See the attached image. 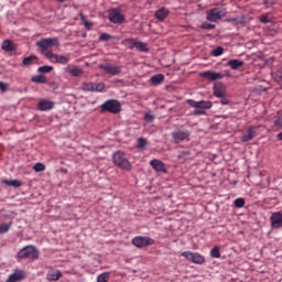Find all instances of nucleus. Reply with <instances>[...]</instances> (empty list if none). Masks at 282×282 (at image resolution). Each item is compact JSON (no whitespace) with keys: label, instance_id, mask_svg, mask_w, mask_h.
<instances>
[{"label":"nucleus","instance_id":"obj_1","mask_svg":"<svg viewBox=\"0 0 282 282\" xmlns=\"http://www.w3.org/2000/svg\"><path fill=\"white\" fill-rule=\"evenodd\" d=\"M37 47L41 50V54L45 56L47 53H52V47L58 48L61 46V41L58 37H48L42 39L41 41L36 42Z\"/></svg>","mask_w":282,"mask_h":282},{"label":"nucleus","instance_id":"obj_2","mask_svg":"<svg viewBox=\"0 0 282 282\" xmlns=\"http://www.w3.org/2000/svg\"><path fill=\"white\" fill-rule=\"evenodd\" d=\"M39 249L32 245H29L19 250L17 259H30L31 261H34L39 259Z\"/></svg>","mask_w":282,"mask_h":282},{"label":"nucleus","instance_id":"obj_3","mask_svg":"<svg viewBox=\"0 0 282 282\" xmlns=\"http://www.w3.org/2000/svg\"><path fill=\"white\" fill-rule=\"evenodd\" d=\"M122 106L120 101L116 99L107 100L105 104L101 105V112L102 113H120Z\"/></svg>","mask_w":282,"mask_h":282},{"label":"nucleus","instance_id":"obj_4","mask_svg":"<svg viewBox=\"0 0 282 282\" xmlns=\"http://www.w3.org/2000/svg\"><path fill=\"white\" fill-rule=\"evenodd\" d=\"M112 160L113 164H116V166H119V169H122V171H131V162L127 160L124 153H122L121 151L116 152Z\"/></svg>","mask_w":282,"mask_h":282},{"label":"nucleus","instance_id":"obj_5","mask_svg":"<svg viewBox=\"0 0 282 282\" xmlns=\"http://www.w3.org/2000/svg\"><path fill=\"white\" fill-rule=\"evenodd\" d=\"M226 17V10L221 8H214L206 11V19L210 23H217L218 21H221Z\"/></svg>","mask_w":282,"mask_h":282},{"label":"nucleus","instance_id":"obj_6","mask_svg":"<svg viewBox=\"0 0 282 282\" xmlns=\"http://www.w3.org/2000/svg\"><path fill=\"white\" fill-rule=\"evenodd\" d=\"M181 256L196 265H204L206 263V258L198 252L184 251Z\"/></svg>","mask_w":282,"mask_h":282},{"label":"nucleus","instance_id":"obj_7","mask_svg":"<svg viewBox=\"0 0 282 282\" xmlns=\"http://www.w3.org/2000/svg\"><path fill=\"white\" fill-rule=\"evenodd\" d=\"M153 243H155L153 238L144 236H137L132 239V246H135V248H147L148 246H153Z\"/></svg>","mask_w":282,"mask_h":282},{"label":"nucleus","instance_id":"obj_8","mask_svg":"<svg viewBox=\"0 0 282 282\" xmlns=\"http://www.w3.org/2000/svg\"><path fill=\"white\" fill-rule=\"evenodd\" d=\"M108 19L110 23L118 25H122V23H124V15L120 13V10L118 9H111L108 13Z\"/></svg>","mask_w":282,"mask_h":282},{"label":"nucleus","instance_id":"obj_9","mask_svg":"<svg viewBox=\"0 0 282 282\" xmlns=\"http://www.w3.org/2000/svg\"><path fill=\"white\" fill-rule=\"evenodd\" d=\"M172 138L175 142H184L191 138V132L186 129L178 128L172 132Z\"/></svg>","mask_w":282,"mask_h":282},{"label":"nucleus","instance_id":"obj_10","mask_svg":"<svg viewBox=\"0 0 282 282\" xmlns=\"http://www.w3.org/2000/svg\"><path fill=\"white\" fill-rule=\"evenodd\" d=\"M99 68L102 69L105 74H110V76H118L122 72L120 66L112 65L111 63L101 64Z\"/></svg>","mask_w":282,"mask_h":282},{"label":"nucleus","instance_id":"obj_11","mask_svg":"<svg viewBox=\"0 0 282 282\" xmlns=\"http://www.w3.org/2000/svg\"><path fill=\"white\" fill-rule=\"evenodd\" d=\"M45 56L48 58V61H51V63H59L61 65H67V63H69V57L65 55L45 53Z\"/></svg>","mask_w":282,"mask_h":282},{"label":"nucleus","instance_id":"obj_12","mask_svg":"<svg viewBox=\"0 0 282 282\" xmlns=\"http://www.w3.org/2000/svg\"><path fill=\"white\" fill-rule=\"evenodd\" d=\"M83 91H104L105 84L104 83H83L82 84Z\"/></svg>","mask_w":282,"mask_h":282},{"label":"nucleus","instance_id":"obj_13","mask_svg":"<svg viewBox=\"0 0 282 282\" xmlns=\"http://www.w3.org/2000/svg\"><path fill=\"white\" fill-rule=\"evenodd\" d=\"M271 228L279 230L282 228V212H275L270 217Z\"/></svg>","mask_w":282,"mask_h":282},{"label":"nucleus","instance_id":"obj_14","mask_svg":"<svg viewBox=\"0 0 282 282\" xmlns=\"http://www.w3.org/2000/svg\"><path fill=\"white\" fill-rule=\"evenodd\" d=\"M199 76L202 78H205V80H212V82L221 80V78H224V74L216 73V72H213V70L203 72V73L199 74Z\"/></svg>","mask_w":282,"mask_h":282},{"label":"nucleus","instance_id":"obj_15","mask_svg":"<svg viewBox=\"0 0 282 282\" xmlns=\"http://www.w3.org/2000/svg\"><path fill=\"white\" fill-rule=\"evenodd\" d=\"M25 276H26L25 271L17 269L11 275H9L6 282L23 281Z\"/></svg>","mask_w":282,"mask_h":282},{"label":"nucleus","instance_id":"obj_16","mask_svg":"<svg viewBox=\"0 0 282 282\" xmlns=\"http://www.w3.org/2000/svg\"><path fill=\"white\" fill-rule=\"evenodd\" d=\"M150 165L158 173H166V165L164 164V162H162L158 159H153L152 161H150Z\"/></svg>","mask_w":282,"mask_h":282},{"label":"nucleus","instance_id":"obj_17","mask_svg":"<svg viewBox=\"0 0 282 282\" xmlns=\"http://www.w3.org/2000/svg\"><path fill=\"white\" fill-rule=\"evenodd\" d=\"M214 96L217 98H226V86L221 83L214 85Z\"/></svg>","mask_w":282,"mask_h":282},{"label":"nucleus","instance_id":"obj_18","mask_svg":"<svg viewBox=\"0 0 282 282\" xmlns=\"http://www.w3.org/2000/svg\"><path fill=\"white\" fill-rule=\"evenodd\" d=\"M53 107H54V101H51L47 99H41L37 104V109L40 111H51Z\"/></svg>","mask_w":282,"mask_h":282},{"label":"nucleus","instance_id":"obj_19","mask_svg":"<svg viewBox=\"0 0 282 282\" xmlns=\"http://www.w3.org/2000/svg\"><path fill=\"white\" fill-rule=\"evenodd\" d=\"M257 137V128L256 127H250L247 130V133L243 134L240 140L241 142H250V140L254 139Z\"/></svg>","mask_w":282,"mask_h":282},{"label":"nucleus","instance_id":"obj_20","mask_svg":"<svg viewBox=\"0 0 282 282\" xmlns=\"http://www.w3.org/2000/svg\"><path fill=\"white\" fill-rule=\"evenodd\" d=\"M63 276V273L56 269L48 270L46 274L47 281H58Z\"/></svg>","mask_w":282,"mask_h":282},{"label":"nucleus","instance_id":"obj_21","mask_svg":"<svg viewBox=\"0 0 282 282\" xmlns=\"http://www.w3.org/2000/svg\"><path fill=\"white\" fill-rule=\"evenodd\" d=\"M170 11L166 8H161L159 10L155 11L154 17L155 19H158L159 21H164V19H166V17H169Z\"/></svg>","mask_w":282,"mask_h":282},{"label":"nucleus","instance_id":"obj_22","mask_svg":"<svg viewBox=\"0 0 282 282\" xmlns=\"http://www.w3.org/2000/svg\"><path fill=\"white\" fill-rule=\"evenodd\" d=\"M66 72L68 74H70V76H74V77L83 76V70L78 66L68 65L66 67Z\"/></svg>","mask_w":282,"mask_h":282},{"label":"nucleus","instance_id":"obj_23","mask_svg":"<svg viewBox=\"0 0 282 282\" xmlns=\"http://www.w3.org/2000/svg\"><path fill=\"white\" fill-rule=\"evenodd\" d=\"M2 50H4V52H14L17 50V46L14 45L13 41L6 40L2 43Z\"/></svg>","mask_w":282,"mask_h":282},{"label":"nucleus","instance_id":"obj_24","mask_svg":"<svg viewBox=\"0 0 282 282\" xmlns=\"http://www.w3.org/2000/svg\"><path fill=\"white\" fill-rule=\"evenodd\" d=\"M228 67H230L231 69H240V67H243L245 63L243 61H239V59H230L227 63Z\"/></svg>","mask_w":282,"mask_h":282},{"label":"nucleus","instance_id":"obj_25","mask_svg":"<svg viewBox=\"0 0 282 282\" xmlns=\"http://www.w3.org/2000/svg\"><path fill=\"white\" fill-rule=\"evenodd\" d=\"M2 183L6 184L7 186H13V188H21V186H23V182L19 180H12V181L4 180L2 181Z\"/></svg>","mask_w":282,"mask_h":282},{"label":"nucleus","instance_id":"obj_26","mask_svg":"<svg viewBox=\"0 0 282 282\" xmlns=\"http://www.w3.org/2000/svg\"><path fill=\"white\" fill-rule=\"evenodd\" d=\"M150 82L152 83V85H161V83H164V75L163 74L153 75L150 78Z\"/></svg>","mask_w":282,"mask_h":282},{"label":"nucleus","instance_id":"obj_27","mask_svg":"<svg viewBox=\"0 0 282 282\" xmlns=\"http://www.w3.org/2000/svg\"><path fill=\"white\" fill-rule=\"evenodd\" d=\"M272 78L275 80V83L281 84L282 83V69H276L271 73Z\"/></svg>","mask_w":282,"mask_h":282},{"label":"nucleus","instance_id":"obj_28","mask_svg":"<svg viewBox=\"0 0 282 282\" xmlns=\"http://www.w3.org/2000/svg\"><path fill=\"white\" fill-rule=\"evenodd\" d=\"M32 83H37L39 85H45L47 78L44 75H36L32 77Z\"/></svg>","mask_w":282,"mask_h":282},{"label":"nucleus","instance_id":"obj_29","mask_svg":"<svg viewBox=\"0 0 282 282\" xmlns=\"http://www.w3.org/2000/svg\"><path fill=\"white\" fill-rule=\"evenodd\" d=\"M210 257L213 259H219L221 257V249L219 248V246H215L212 250H210Z\"/></svg>","mask_w":282,"mask_h":282},{"label":"nucleus","instance_id":"obj_30","mask_svg":"<svg viewBox=\"0 0 282 282\" xmlns=\"http://www.w3.org/2000/svg\"><path fill=\"white\" fill-rule=\"evenodd\" d=\"M138 43V40L135 39H126L123 41V45H126V47H129V50H133V47H135Z\"/></svg>","mask_w":282,"mask_h":282},{"label":"nucleus","instance_id":"obj_31","mask_svg":"<svg viewBox=\"0 0 282 282\" xmlns=\"http://www.w3.org/2000/svg\"><path fill=\"white\" fill-rule=\"evenodd\" d=\"M34 61H39V57H36L35 55H31V56L24 57L22 63L25 67H28V66L32 65V63H34Z\"/></svg>","mask_w":282,"mask_h":282},{"label":"nucleus","instance_id":"obj_32","mask_svg":"<svg viewBox=\"0 0 282 282\" xmlns=\"http://www.w3.org/2000/svg\"><path fill=\"white\" fill-rule=\"evenodd\" d=\"M188 158H191V152H188V151H182L177 155L178 162H186V160H188Z\"/></svg>","mask_w":282,"mask_h":282},{"label":"nucleus","instance_id":"obj_33","mask_svg":"<svg viewBox=\"0 0 282 282\" xmlns=\"http://www.w3.org/2000/svg\"><path fill=\"white\" fill-rule=\"evenodd\" d=\"M12 228V221L3 223L0 225V235H6Z\"/></svg>","mask_w":282,"mask_h":282},{"label":"nucleus","instance_id":"obj_34","mask_svg":"<svg viewBox=\"0 0 282 282\" xmlns=\"http://www.w3.org/2000/svg\"><path fill=\"white\" fill-rule=\"evenodd\" d=\"M79 17H80V20L83 21L86 30H91V28H94V23L87 21V15L80 13Z\"/></svg>","mask_w":282,"mask_h":282},{"label":"nucleus","instance_id":"obj_35","mask_svg":"<svg viewBox=\"0 0 282 282\" xmlns=\"http://www.w3.org/2000/svg\"><path fill=\"white\" fill-rule=\"evenodd\" d=\"M198 109H212L213 108V102L212 101H198V105H196Z\"/></svg>","mask_w":282,"mask_h":282},{"label":"nucleus","instance_id":"obj_36","mask_svg":"<svg viewBox=\"0 0 282 282\" xmlns=\"http://www.w3.org/2000/svg\"><path fill=\"white\" fill-rule=\"evenodd\" d=\"M135 48H137L139 52H149V46H148L147 43H144V42H138V41H137Z\"/></svg>","mask_w":282,"mask_h":282},{"label":"nucleus","instance_id":"obj_37","mask_svg":"<svg viewBox=\"0 0 282 282\" xmlns=\"http://www.w3.org/2000/svg\"><path fill=\"white\" fill-rule=\"evenodd\" d=\"M53 70H54L53 66H41L37 69V72H40V74H50V72H53Z\"/></svg>","mask_w":282,"mask_h":282},{"label":"nucleus","instance_id":"obj_38","mask_svg":"<svg viewBox=\"0 0 282 282\" xmlns=\"http://www.w3.org/2000/svg\"><path fill=\"white\" fill-rule=\"evenodd\" d=\"M33 171H35V173H43V171H45V164L43 163H36L33 166Z\"/></svg>","mask_w":282,"mask_h":282},{"label":"nucleus","instance_id":"obj_39","mask_svg":"<svg viewBox=\"0 0 282 282\" xmlns=\"http://www.w3.org/2000/svg\"><path fill=\"white\" fill-rule=\"evenodd\" d=\"M97 282H109V273L105 272L98 275Z\"/></svg>","mask_w":282,"mask_h":282},{"label":"nucleus","instance_id":"obj_40","mask_svg":"<svg viewBox=\"0 0 282 282\" xmlns=\"http://www.w3.org/2000/svg\"><path fill=\"white\" fill-rule=\"evenodd\" d=\"M235 206H236V208H243V206H246V199L237 198L235 200Z\"/></svg>","mask_w":282,"mask_h":282},{"label":"nucleus","instance_id":"obj_41","mask_svg":"<svg viewBox=\"0 0 282 282\" xmlns=\"http://www.w3.org/2000/svg\"><path fill=\"white\" fill-rule=\"evenodd\" d=\"M213 56H221L224 54V47L218 46L212 52Z\"/></svg>","mask_w":282,"mask_h":282},{"label":"nucleus","instance_id":"obj_42","mask_svg":"<svg viewBox=\"0 0 282 282\" xmlns=\"http://www.w3.org/2000/svg\"><path fill=\"white\" fill-rule=\"evenodd\" d=\"M8 89H10V85L8 83L0 82V91L2 94H6V91H8Z\"/></svg>","mask_w":282,"mask_h":282},{"label":"nucleus","instance_id":"obj_43","mask_svg":"<svg viewBox=\"0 0 282 282\" xmlns=\"http://www.w3.org/2000/svg\"><path fill=\"white\" fill-rule=\"evenodd\" d=\"M147 139L144 138H140L138 141V149H144V147H147Z\"/></svg>","mask_w":282,"mask_h":282},{"label":"nucleus","instance_id":"obj_44","mask_svg":"<svg viewBox=\"0 0 282 282\" xmlns=\"http://www.w3.org/2000/svg\"><path fill=\"white\" fill-rule=\"evenodd\" d=\"M144 120H145V122H153V120H155V117L151 113H145Z\"/></svg>","mask_w":282,"mask_h":282},{"label":"nucleus","instance_id":"obj_45","mask_svg":"<svg viewBox=\"0 0 282 282\" xmlns=\"http://www.w3.org/2000/svg\"><path fill=\"white\" fill-rule=\"evenodd\" d=\"M202 28H203V30H215V24L203 23Z\"/></svg>","mask_w":282,"mask_h":282},{"label":"nucleus","instance_id":"obj_46","mask_svg":"<svg viewBox=\"0 0 282 282\" xmlns=\"http://www.w3.org/2000/svg\"><path fill=\"white\" fill-rule=\"evenodd\" d=\"M111 39V35L108 34V33H102L100 36H99V41H110Z\"/></svg>","mask_w":282,"mask_h":282},{"label":"nucleus","instance_id":"obj_47","mask_svg":"<svg viewBox=\"0 0 282 282\" xmlns=\"http://www.w3.org/2000/svg\"><path fill=\"white\" fill-rule=\"evenodd\" d=\"M187 104L191 106V107H194L195 109H198V101H195L193 99H188L187 100Z\"/></svg>","mask_w":282,"mask_h":282},{"label":"nucleus","instance_id":"obj_48","mask_svg":"<svg viewBox=\"0 0 282 282\" xmlns=\"http://www.w3.org/2000/svg\"><path fill=\"white\" fill-rule=\"evenodd\" d=\"M260 22L261 23H270V19H268V15H261L260 17Z\"/></svg>","mask_w":282,"mask_h":282},{"label":"nucleus","instance_id":"obj_49","mask_svg":"<svg viewBox=\"0 0 282 282\" xmlns=\"http://www.w3.org/2000/svg\"><path fill=\"white\" fill-rule=\"evenodd\" d=\"M220 105H230V100L226 99V97H220Z\"/></svg>","mask_w":282,"mask_h":282},{"label":"nucleus","instance_id":"obj_50","mask_svg":"<svg viewBox=\"0 0 282 282\" xmlns=\"http://www.w3.org/2000/svg\"><path fill=\"white\" fill-rule=\"evenodd\" d=\"M204 115V110H195L194 116H202Z\"/></svg>","mask_w":282,"mask_h":282},{"label":"nucleus","instance_id":"obj_51","mask_svg":"<svg viewBox=\"0 0 282 282\" xmlns=\"http://www.w3.org/2000/svg\"><path fill=\"white\" fill-rule=\"evenodd\" d=\"M276 138L278 140L282 141V132L278 133Z\"/></svg>","mask_w":282,"mask_h":282},{"label":"nucleus","instance_id":"obj_52","mask_svg":"<svg viewBox=\"0 0 282 282\" xmlns=\"http://www.w3.org/2000/svg\"><path fill=\"white\" fill-rule=\"evenodd\" d=\"M59 3H65V0H57Z\"/></svg>","mask_w":282,"mask_h":282},{"label":"nucleus","instance_id":"obj_53","mask_svg":"<svg viewBox=\"0 0 282 282\" xmlns=\"http://www.w3.org/2000/svg\"><path fill=\"white\" fill-rule=\"evenodd\" d=\"M15 216V214L14 213H12V217H14Z\"/></svg>","mask_w":282,"mask_h":282}]
</instances>
